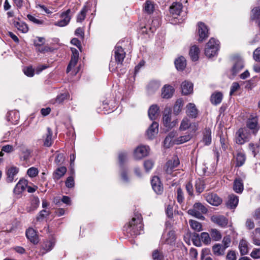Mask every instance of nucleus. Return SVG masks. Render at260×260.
I'll use <instances>...</instances> for the list:
<instances>
[{
    "instance_id": "obj_46",
    "label": "nucleus",
    "mask_w": 260,
    "mask_h": 260,
    "mask_svg": "<svg viewBox=\"0 0 260 260\" xmlns=\"http://www.w3.org/2000/svg\"><path fill=\"white\" fill-rule=\"evenodd\" d=\"M191 122L187 117L184 118L181 122L179 129L180 131H185L190 126Z\"/></svg>"
},
{
    "instance_id": "obj_61",
    "label": "nucleus",
    "mask_w": 260,
    "mask_h": 260,
    "mask_svg": "<svg viewBox=\"0 0 260 260\" xmlns=\"http://www.w3.org/2000/svg\"><path fill=\"white\" fill-rule=\"evenodd\" d=\"M222 242L223 244V247L226 249L230 246V243L231 242L230 236L229 235L224 236L223 238Z\"/></svg>"
},
{
    "instance_id": "obj_36",
    "label": "nucleus",
    "mask_w": 260,
    "mask_h": 260,
    "mask_svg": "<svg viewBox=\"0 0 260 260\" xmlns=\"http://www.w3.org/2000/svg\"><path fill=\"white\" fill-rule=\"evenodd\" d=\"M200 50L196 45L192 46L189 51V55L193 61H197L199 58Z\"/></svg>"
},
{
    "instance_id": "obj_50",
    "label": "nucleus",
    "mask_w": 260,
    "mask_h": 260,
    "mask_svg": "<svg viewBox=\"0 0 260 260\" xmlns=\"http://www.w3.org/2000/svg\"><path fill=\"white\" fill-rule=\"evenodd\" d=\"M210 234L211 238L215 241H219L221 239L222 236L220 233L216 229H212Z\"/></svg>"
},
{
    "instance_id": "obj_42",
    "label": "nucleus",
    "mask_w": 260,
    "mask_h": 260,
    "mask_svg": "<svg viewBox=\"0 0 260 260\" xmlns=\"http://www.w3.org/2000/svg\"><path fill=\"white\" fill-rule=\"evenodd\" d=\"M234 190L237 193H241L243 190V184L240 179H237L234 183Z\"/></svg>"
},
{
    "instance_id": "obj_63",
    "label": "nucleus",
    "mask_w": 260,
    "mask_h": 260,
    "mask_svg": "<svg viewBox=\"0 0 260 260\" xmlns=\"http://www.w3.org/2000/svg\"><path fill=\"white\" fill-rule=\"evenodd\" d=\"M45 39L43 37H37L34 41V45L36 47H40L44 43Z\"/></svg>"
},
{
    "instance_id": "obj_64",
    "label": "nucleus",
    "mask_w": 260,
    "mask_h": 260,
    "mask_svg": "<svg viewBox=\"0 0 260 260\" xmlns=\"http://www.w3.org/2000/svg\"><path fill=\"white\" fill-rule=\"evenodd\" d=\"M253 56L255 61L260 62V47L256 48L254 51Z\"/></svg>"
},
{
    "instance_id": "obj_34",
    "label": "nucleus",
    "mask_w": 260,
    "mask_h": 260,
    "mask_svg": "<svg viewBox=\"0 0 260 260\" xmlns=\"http://www.w3.org/2000/svg\"><path fill=\"white\" fill-rule=\"evenodd\" d=\"M175 64L177 70L182 71L186 67V60L184 57L181 56L175 61Z\"/></svg>"
},
{
    "instance_id": "obj_24",
    "label": "nucleus",
    "mask_w": 260,
    "mask_h": 260,
    "mask_svg": "<svg viewBox=\"0 0 260 260\" xmlns=\"http://www.w3.org/2000/svg\"><path fill=\"white\" fill-rule=\"evenodd\" d=\"M26 236L31 242L34 244H37L39 242L38 236L32 228H29L26 231Z\"/></svg>"
},
{
    "instance_id": "obj_14",
    "label": "nucleus",
    "mask_w": 260,
    "mask_h": 260,
    "mask_svg": "<svg viewBox=\"0 0 260 260\" xmlns=\"http://www.w3.org/2000/svg\"><path fill=\"white\" fill-rule=\"evenodd\" d=\"M72 55L71 59L67 69V73H69L76 66L79 59V53L76 49H72Z\"/></svg>"
},
{
    "instance_id": "obj_35",
    "label": "nucleus",
    "mask_w": 260,
    "mask_h": 260,
    "mask_svg": "<svg viewBox=\"0 0 260 260\" xmlns=\"http://www.w3.org/2000/svg\"><path fill=\"white\" fill-rule=\"evenodd\" d=\"M222 98L223 95L221 92H215L212 94L211 96V102L215 105H218L221 102Z\"/></svg>"
},
{
    "instance_id": "obj_12",
    "label": "nucleus",
    "mask_w": 260,
    "mask_h": 260,
    "mask_svg": "<svg viewBox=\"0 0 260 260\" xmlns=\"http://www.w3.org/2000/svg\"><path fill=\"white\" fill-rule=\"evenodd\" d=\"M202 139L201 142L203 143L205 146H209L212 142V133L211 130L209 127H206L202 132Z\"/></svg>"
},
{
    "instance_id": "obj_9",
    "label": "nucleus",
    "mask_w": 260,
    "mask_h": 260,
    "mask_svg": "<svg viewBox=\"0 0 260 260\" xmlns=\"http://www.w3.org/2000/svg\"><path fill=\"white\" fill-rule=\"evenodd\" d=\"M114 57L117 64L121 65L125 57V52L124 49L118 45H116L114 48Z\"/></svg>"
},
{
    "instance_id": "obj_52",
    "label": "nucleus",
    "mask_w": 260,
    "mask_h": 260,
    "mask_svg": "<svg viewBox=\"0 0 260 260\" xmlns=\"http://www.w3.org/2000/svg\"><path fill=\"white\" fill-rule=\"evenodd\" d=\"M201 239L205 244L208 245L211 242V238L208 233L203 232L201 234Z\"/></svg>"
},
{
    "instance_id": "obj_43",
    "label": "nucleus",
    "mask_w": 260,
    "mask_h": 260,
    "mask_svg": "<svg viewBox=\"0 0 260 260\" xmlns=\"http://www.w3.org/2000/svg\"><path fill=\"white\" fill-rule=\"evenodd\" d=\"M183 106V100L181 99H178L174 106L173 112L175 115H178L181 111Z\"/></svg>"
},
{
    "instance_id": "obj_2",
    "label": "nucleus",
    "mask_w": 260,
    "mask_h": 260,
    "mask_svg": "<svg viewBox=\"0 0 260 260\" xmlns=\"http://www.w3.org/2000/svg\"><path fill=\"white\" fill-rule=\"evenodd\" d=\"M208 211L207 208L201 203H196L192 208L187 211V213L197 218L204 220L205 217L203 214H206Z\"/></svg>"
},
{
    "instance_id": "obj_56",
    "label": "nucleus",
    "mask_w": 260,
    "mask_h": 260,
    "mask_svg": "<svg viewBox=\"0 0 260 260\" xmlns=\"http://www.w3.org/2000/svg\"><path fill=\"white\" fill-rule=\"evenodd\" d=\"M154 166V162L152 160L148 159L144 162V167L146 171H150Z\"/></svg>"
},
{
    "instance_id": "obj_59",
    "label": "nucleus",
    "mask_w": 260,
    "mask_h": 260,
    "mask_svg": "<svg viewBox=\"0 0 260 260\" xmlns=\"http://www.w3.org/2000/svg\"><path fill=\"white\" fill-rule=\"evenodd\" d=\"M64 158H65V157L63 153H58L56 156V158L55 159V162L57 165H60L63 163V162L64 160Z\"/></svg>"
},
{
    "instance_id": "obj_57",
    "label": "nucleus",
    "mask_w": 260,
    "mask_h": 260,
    "mask_svg": "<svg viewBox=\"0 0 260 260\" xmlns=\"http://www.w3.org/2000/svg\"><path fill=\"white\" fill-rule=\"evenodd\" d=\"M39 171L38 169L35 167H31L28 169L27 175L32 178L36 177L38 174Z\"/></svg>"
},
{
    "instance_id": "obj_23",
    "label": "nucleus",
    "mask_w": 260,
    "mask_h": 260,
    "mask_svg": "<svg viewBox=\"0 0 260 260\" xmlns=\"http://www.w3.org/2000/svg\"><path fill=\"white\" fill-rule=\"evenodd\" d=\"M174 89L170 85H165L161 90V96L164 99L171 98L174 93Z\"/></svg>"
},
{
    "instance_id": "obj_15",
    "label": "nucleus",
    "mask_w": 260,
    "mask_h": 260,
    "mask_svg": "<svg viewBox=\"0 0 260 260\" xmlns=\"http://www.w3.org/2000/svg\"><path fill=\"white\" fill-rule=\"evenodd\" d=\"M159 124L157 122L154 121L149 127L146 132V135L149 139H153L158 133Z\"/></svg>"
},
{
    "instance_id": "obj_32",
    "label": "nucleus",
    "mask_w": 260,
    "mask_h": 260,
    "mask_svg": "<svg viewBox=\"0 0 260 260\" xmlns=\"http://www.w3.org/2000/svg\"><path fill=\"white\" fill-rule=\"evenodd\" d=\"M239 249L241 255H244L248 253V243L245 239H242L240 241Z\"/></svg>"
},
{
    "instance_id": "obj_17",
    "label": "nucleus",
    "mask_w": 260,
    "mask_h": 260,
    "mask_svg": "<svg viewBox=\"0 0 260 260\" xmlns=\"http://www.w3.org/2000/svg\"><path fill=\"white\" fill-rule=\"evenodd\" d=\"M246 125L248 128L253 130V133L255 134L258 130L257 117L251 116L249 118L247 121Z\"/></svg>"
},
{
    "instance_id": "obj_47",
    "label": "nucleus",
    "mask_w": 260,
    "mask_h": 260,
    "mask_svg": "<svg viewBox=\"0 0 260 260\" xmlns=\"http://www.w3.org/2000/svg\"><path fill=\"white\" fill-rule=\"evenodd\" d=\"M87 11L86 7L84 6L77 16V21L78 22H81L85 19Z\"/></svg>"
},
{
    "instance_id": "obj_7",
    "label": "nucleus",
    "mask_w": 260,
    "mask_h": 260,
    "mask_svg": "<svg viewBox=\"0 0 260 260\" xmlns=\"http://www.w3.org/2000/svg\"><path fill=\"white\" fill-rule=\"evenodd\" d=\"M70 13L71 10L70 9L62 12L60 15L61 19L55 22L54 25L59 27H63L67 25L71 19V16L70 15Z\"/></svg>"
},
{
    "instance_id": "obj_39",
    "label": "nucleus",
    "mask_w": 260,
    "mask_h": 260,
    "mask_svg": "<svg viewBox=\"0 0 260 260\" xmlns=\"http://www.w3.org/2000/svg\"><path fill=\"white\" fill-rule=\"evenodd\" d=\"M236 159V167H239L243 165V164L245 163L246 160V156L243 153L241 152H239L237 154Z\"/></svg>"
},
{
    "instance_id": "obj_29",
    "label": "nucleus",
    "mask_w": 260,
    "mask_h": 260,
    "mask_svg": "<svg viewBox=\"0 0 260 260\" xmlns=\"http://www.w3.org/2000/svg\"><path fill=\"white\" fill-rule=\"evenodd\" d=\"M47 133L46 137L44 140V146L45 147H50L52 144V131L50 127L47 128Z\"/></svg>"
},
{
    "instance_id": "obj_8",
    "label": "nucleus",
    "mask_w": 260,
    "mask_h": 260,
    "mask_svg": "<svg viewBox=\"0 0 260 260\" xmlns=\"http://www.w3.org/2000/svg\"><path fill=\"white\" fill-rule=\"evenodd\" d=\"M204 196L207 202L213 206H217L222 203V199L215 193H205Z\"/></svg>"
},
{
    "instance_id": "obj_28",
    "label": "nucleus",
    "mask_w": 260,
    "mask_h": 260,
    "mask_svg": "<svg viewBox=\"0 0 260 260\" xmlns=\"http://www.w3.org/2000/svg\"><path fill=\"white\" fill-rule=\"evenodd\" d=\"M171 114L170 112L165 113L163 115L162 122L164 126L168 128L173 127L175 125V123L171 122Z\"/></svg>"
},
{
    "instance_id": "obj_40",
    "label": "nucleus",
    "mask_w": 260,
    "mask_h": 260,
    "mask_svg": "<svg viewBox=\"0 0 260 260\" xmlns=\"http://www.w3.org/2000/svg\"><path fill=\"white\" fill-rule=\"evenodd\" d=\"M14 25L18 30L23 33H26L28 30V27L27 24L22 21L15 22H14Z\"/></svg>"
},
{
    "instance_id": "obj_37",
    "label": "nucleus",
    "mask_w": 260,
    "mask_h": 260,
    "mask_svg": "<svg viewBox=\"0 0 260 260\" xmlns=\"http://www.w3.org/2000/svg\"><path fill=\"white\" fill-rule=\"evenodd\" d=\"M177 133L176 132H171L166 137L164 140V144L167 147H170L171 143L172 142L175 143L173 139L176 136Z\"/></svg>"
},
{
    "instance_id": "obj_6",
    "label": "nucleus",
    "mask_w": 260,
    "mask_h": 260,
    "mask_svg": "<svg viewBox=\"0 0 260 260\" xmlns=\"http://www.w3.org/2000/svg\"><path fill=\"white\" fill-rule=\"evenodd\" d=\"M180 164L179 158L177 156H174L172 159L169 160L165 166V171L168 174H171L175 170Z\"/></svg>"
},
{
    "instance_id": "obj_44",
    "label": "nucleus",
    "mask_w": 260,
    "mask_h": 260,
    "mask_svg": "<svg viewBox=\"0 0 260 260\" xmlns=\"http://www.w3.org/2000/svg\"><path fill=\"white\" fill-rule=\"evenodd\" d=\"M160 83L157 81H151L148 85V90L149 92H153L157 90L160 87Z\"/></svg>"
},
{
    "instance_id": "obj_48",
    "label": "nucleus",
    "mask_w": 260,
    "mask_h": 260,
    "mask_svg": "<svg viewBox=\"0 0 260 260\" xmlns=\"http://www.w3.org/2000/svg\"><path fill=\"white\" fill-rule=\"evenodd\" d=\"M244 67V63L243 60L241 58H238L233 67V70L236 72L243 69Z\"/></svg>"
},
{
    "instance_id": "obj_30",
    "label": "nucleus",
    "mask_w": 260,
    "mask_h": 260,
    "mask_svg": "<svg viewBox=\"0 0 260 260\" xmlns=\"http://www.w3.org/2000/svg\"><path fill=\"white\" fill-rule=\"evenodd\" d=\"M225 249L223 245L220 244H215L212 247V251L216 256L223 255L225 252Z\"/></svg>"
},
{
    "instance_id": "obj_3",
    "label": "nucleus",
    "mask_w": 260,
    "mask_h": 260,
    "mask_svg": "<svg viewBox=\"0 0 260 260\" xmlns=\"http://www.w3.org/2000/svg\"><path fill=\"white\" fill-rule=\"evenodd\" d=\"M219 50V42L214 38H211L207 43L205 54L206 56L210 58L216 55Z\"/></svg>"
},
{
    "instance_id": "obj_51",
    "label": "nucleus",
    "mask_w": 260,
    "mask_h": 260,
    "mask_svg": "<svg viewBox=\"0 0 260 260\" xmlns=\"http://www.w3.org/2000/svg\"><path fill=\"white\" fill-rule=\"evenodd\" d=\"M195 187L196 191L198 193H201L205 189L204 183L203 181L200 179H198L196 181Z\"/></svg>"
},
{
    "instance_id": "obj_11",
    "label": "nucleus",
    "mask_w": 260,
    "mask_h": 260,
    "mask_svg": "<svg viewBox=\"0 0 260 260\" xmlns=\"http://www.w3.org/2000/svg\"><path fill=\"white\" fill-rule=\"evenodd\" d=\"M198 33L199 36L198 41L199 42L203 41L208 37V29L207 26L203 22H199L198 23Z\"/></svg>"
},
{
    "instance_id": "obj_26",
    "label": "nucleus",
    "mask_w": 260,
    "mask_h": 260,
    "mask_svg": "<svg viewBox=\"0 0 260 260\" xmlns=\"http://www.w3.org/2000/svg\"><path fill=\"white\" fill-rule=\"evenodd\" d=\"M18 169L15 167H12L9 168L7 171V181L9 183L12 182L14 180V177L18 172Z\"/></svg>"
},
{
    "instance_id": "obj_60",
    "label": "nucleus",
    "mask_w": 260,
    "mask_h": 260,
    "mask_svg": "<svg viewBox=\"0 0 260 260\" xmlns=\"http://www.w3.org/2000/svg\"><path fill=\"white\" fill-rule=\"evenodd\" d=\"M220 143L221 146V148L223 150H225L228 147V140L225 137L222 136L220 137Z\"/></svg>"
},
{
    "instance_id": "obj_13",
    "label": "nucleus",
    "mask_w": 260,
    "mask_h": 260,
    "mask_svg": "<svg viewBox=\"0 0 260 260\" xmlns=\"http://www.w3.org/2000/svg\"><path fill=\"white\" fill-rule=\"evenodd\" d=\"M72 55L71 59L67 69V73H69L76 66L79 59V53L76 49H72Z\"/></svg>"
},
{
    "instance_id": "obj_18",
    "label": "nucleus",
    "mask_w": 260,
    "mask_h": 260,
    "mask_svg": "<svg viewBox=\"0 0 260 260\" xmlns=\"http://www.w3.org/2000/svg\"><path fill=\"white\" fill-rule=\"evenodd\" d=\"M159 108L157 105H151L148 110V116L151 120H155L159 114Z\"/></svg>"
},
{
    "instance_id": "obj_53",
    "label": "nucleus",
    "mask_w": 260,
    "mask_h": 260,
    "mask_svg": "<svg viewBox=\"0 0 260 260\" xmlns=\"http://www.w3.org/2000/svg\"><path fill=\"white\" fill-rule=\"evenodd\" d=\"M27 17L29 21L38 25H42L44 23L43 20L39 19L30 14H28Z\"/></svg>"
},
{
    "instance_id": "obj_55",
    "label": "nucleus",
    "mask_w": 260,
    "mask_h": 260,
    "mask_svg": "<svg viewBox=\"0 0 260 260\" xmlns=\"http://www.w3.org/2000/svg\"><path fill=\"white\" fill-rule=\"evenodd\" d=\"M237 252L234 250H229L226 256V260H236Z\"/></svg>"
},
{
    "instance_id": "obj_5",
    "label": "nucleus",
    "mask_w": 260,
    "mask_h": 260,
    "mask_svg": "<svg viewBox=\"0 0 260 260\" xmlns=\"http://www.w3.org/2000/svg\"><path fill=\"white\" fill-rule=\"evenodd\" d=\"M149 151L150 148L148 146L140 145L135 149L134 156L136 159H141L147 156Z\"/></svg>"
},
{
    "instance_id": "obj_58",
    "label": "nucleus",
    "mask_w": 260,
    "mask_h": 260,
    "mask_svg": "<svg viewBox=\"0 0 260 260\" xmlns=\"http://www.w3.org/2000/svg\"><path fill=\"white\" fill-rule=\"evenodd\" d=\"M250 255L254 259L260 258V248H254L250 253Z\"/></svg>"
},
{
    "instance_id": "obj_25",
    "label": "nucleus",
    "mask_w": 260,
    "mask_h": 260,
    "mask_svg": "<svg viewBox=\"0 0 260 260\" xmlns=\"http://www.w3.org/2000/svg\"><path fill=\"white\" fill-rule=\"evenodd\" d=\"M181 89L184 95L190 94L193 91V84L191 82L184 81L181 84Z\"/></svg>"
},
{
    "instance_id": "obj_21",
    "label": "nucleus",
    "mask_w": 260,
    "mask_h": 260,
    "mask_svg": "<svg viewBox=\"0 0 260 260\" xmlns=\"http://www.w3.org/2000/svg\"><path fill=\"white\" fill-rule=\"evenodd\" d=\"M162 238L165 243L168 244H173L176 240L175 231L173 230L169 231L167 234L163 235Z\"/></svg>"
},
{
    "instance_id": "obj_45",
    "label": "nucleus",
    "mask_w": 260,
    "mask_h": 260,
    "mask_svg": "<svg viewBox=\"0 0 260 260\" xmlns=\"http://www.w3.org/2000/svg\"><path fill=\"white\" fill-rule=\"evenodd\" d=\"M189 223L190 227L193 230L198 232H200L202 230V225L199 222L194 220L190 219L189 221Z\"/></svg>"
},
{
    "instance_id": "obj_20",
    "label": "nucleus",
    "mask_w": 260,
    "mask_h": 260,
    "mask_svg": "<svg viewBox=\"0 0 260 260\" xmlns=\"http://www.w3.org/2000/svg\"><path fill=\"white\" fill-rule=\"evenodd\" d=\"M186 113L192 118H195L197 117L198 110L194 104L189 103L187 105Z\"/></svg>"
},
{
    "instance_id": "obj_33",
    "label": "nucleus",
    "mask_w": 260,
    "mask_h": 260,
    "mask_svg": "<svg viewBox=\"0 0 260 260\" xmlns=\"http://www.w3.org/2000/svg\"><path fill=\"white\" fill-rule=\"evenodd\" d=\"M251 18L252 20H255L260 27V8L259 7L254 8L251 10Z\"/></svg>"
},
{
    "instance_id": "obj_16",
    "label": "nucleus",
    "mask_w": 260,
    "mask_h": 260,
    "mask_svg": "<svg viewBox=\"0 0 260 260\" xmlns=\"http://www.w3.org/2000/svg\"><path fill=\"white\" fill-rule=\"evenodd\" d=\"M211 220L214 223L221 227H225L228 223V219L221 215H215L211 217Z\"/></svg>"
},
{
    "instance_id": "obj_4",
    "label": "nucleus",
    "mask_w": 260,
    "mask_h": 260,
    "mask_svg": "<svg viewBox=\"0 0 260 260\" xmlns=\"http://www.w3.org/2000/svg\"><path fill=\"white\" fill-rule=\"evenodd\" d=\"M249 138V134L245 128H240L236 134V142L242 145L247 141Z\"/></svg>"
},
{
    "instance_id": "obj_22",
    "label": "nucleus",
    "mask_w": 260,
    "mask_h": 260,
    "mask_svg": "<svg viewBox=\"0 0 260 260\" xmlns=\"http://www.w3.org/2000/svg\"><path fill=\"white\" fill-rule=\"evenodd\" d=\"M183 6L179 2H174L170 7V12L173 15L178 16L180 15Z\"/></svg>"
},
{
    "instance_id": "obj_31",
    "label": "nucleus",
    "mask_w": 260,
    "mask_h": 260,
    "mask_svg": "<svg viewBox=\"0 0 260 260\" xmlns=\"http://www.w3.org/2000/svg\"><path fill=\"white\" fill-rule=\"evenodd\" d=\"M54 242L53 240H47L45 241L42 245V254H44L48 251H50L54 246Z\"/></svg>"
},
{
    "instance_id": "obj_10",
    "label": "nucleus",
    "mask_w": 260,
    "mask_h": 260,
    "mask_svg": "<svg viewBox=\"0 0 260 260\" xmlns=\"http://www.w3.org/2000/svg\"><path fill=\"white\" fill-rule=\"evenodd\" d=\"M151 185L153 190L158 194H161L164 191V188L159 177L154 176L151 180Z\"/></svg>"
},
{
    "instance_id": "obj_19",
    "label": "nucleus",
    "mask_w": 260,
    "mask_h": 260,
    "mask_svg": "<svg viewBox=\"0 0 260 260\" xmlns=\"http://www.w3.org/2000/svg\"><path fill=\"white\" fill-rule=\"evenodd\" d=\"M27 185V182L26 180H20L14 189V193L16 194H20L26 189Z\"/></svg>"
},
{
    "instance_id": "obj_38",
    "label": "nucleus",
    "mask_w": 260,
    "mask_h": 260,
    "mask_svg": "<svg viewBox=\"0 0 260 260\" xmlns=\"http://www.w3.org/2000/svg\"><path fill=\"white\" fill-rule=\"evenodd\" d=\"M67 168L65 167H60L57 168L53 173V178L58 180L62 177L66 173Z\"/></svg>"
},
{
    "instance_id": "obj_1",
    "label": "nucleus",
    "mask_w": 260,
    "mask_h": 260,
    "mask_svg": "<svg viewBox=\"0 0 260 260\" xmlns=\"http://www.w3.org/2000/svg\"><path fill=\"white\" fill-rule=\"evenodd\" d=\"M142 222V217L141 214L135 212L132 221L128 223L127 228H126L127 233L132 236L141 234L143 228Z\"/></svg>"
},
{
    "instance_id": "obj_49",
    "label": "nucleus",
    "mask_w": 260,
    "mask_h": 260,
    "mask_svg": "<svg viewBox=\"0 0 260 260\" xmlns=\"http://www.w3.org/2000/svg\"><path fill=\"white\" fill-rule=\"evenodd\" d=\"M144 10L148 14H151L154 9V5L151 1H146L144 5Z\"/></svg>"
},
{
    "instance_id": "obj_41",
    "label": "nucleus",
    "mask_w": 260,
    "mask_h": 260,
    "mask_svg": "<svg viewBox=\"0 0 260 260\" xmlns=\"http://www.w3.org/2000/svg\"><path fill=\"white\" fill-rule=\"evenodd\" d=\"M192 137L191 134H186L184 136L179 137L174 141L175 143L177 144H182L189 141Z\"/></svg>"
},
{
    "instance_id": "obj_27",
    "label": "nucleus",
    "mask_w": 260,
    "mask_h": 260,
    "mask_svg": "<svg viewBox=\"0 0 260 260\" xmlns=\"http://www.w3.org/2000/svg\"><path fill=\"white\" fill-rule=\"evenodd\" d=\"M239 200L237 196L234 194L229 196V200L226 203V206L230 209L235 208L238 204Z\"/></svg>"
},
{
    "instance_id": "obj_54",
    "label": "nucleus",
    "mask_w": 260,
    "mask_h": 260,
    "mask_svg": "<svg viewBox=\"0 0 260 260\" xmlns=\"http://www.w3.org/2000/svg\"><path fill=\"white\" fill-rule=\"evenodd\" d=\"M152 256L154 260H162L164 258L162 252L157 249L153 251Z\"/></svg>"
},
{
    "instance_id": "obj_62",
    "label": "nucleus",
    "mask_w": 260,
    "mask_h": 260,
    "mask_svg": "<svg viewBox=\"0 0 260 260\" xmlns=\"http://www.w3.org/2000/svg\"><path fill=\"white\" fill-rule=\"evenodd\" d=\"M177 201L179 203H182L184 201V196L182 190L180 188L177 189Z\"/></svg>"
}]
</instances>
